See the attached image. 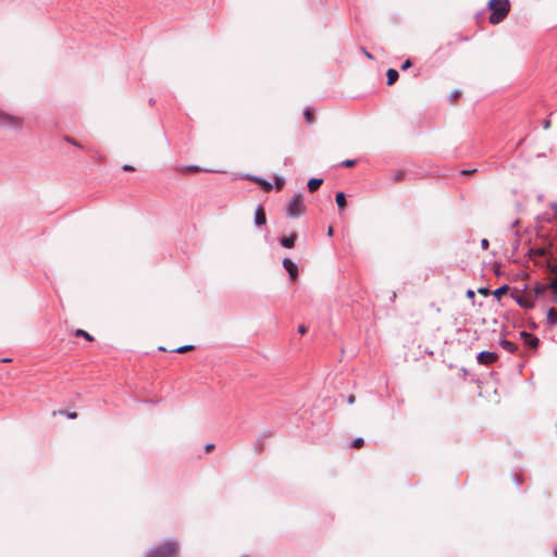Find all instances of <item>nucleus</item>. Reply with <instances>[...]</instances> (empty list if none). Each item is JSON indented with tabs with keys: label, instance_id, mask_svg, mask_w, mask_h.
<instances>
[{
	"label": "nucleus",
	"instance_id": "f257e3e1",
	"mask_svg": "<svg viewBox=\"0 0 557 557\" xmlns=\"http://www.w3.org/2000/svg\"><path fill=\"white\" fill-rule=\"evenodd\" d=\"M488 9L491 10L490 23L493 25L503 22L510 11L509 0H490Z\"/></svg>",
	"mask_w": 557,
	"mask_h": 557
},
{
	"label": "nucleus",
	"instance_id": "f03ea898",
	"mask_svg": "<svg viewBox=\"0 0 557 557\" xmlns=\"http://www.w3.org/2000/svg\"><path fill=\"white\" fill-rule=\"evenodd\" d=\"M306 212V205L302 194H295L286 205V214L289 219H296L304 215Z\"/></svg>",
	"mask_w": 557,
	"mask_h": 557
},
{
	"label": "nucleus",
	"instance_id": "7ed1b4c3",
	"mask_svg": "<svg viewBox=\"0 0 557 557\" xmlns=\"http://www.w3.org/2000/svg\"><path fill=\"white\" fill-rule=\"evenodd\" d=\"M178 544L176 542H166L150 550L147 557H176Z\"/></svg>",
	"mask_w": 557,
	"mask_h": 557
},
{
	"label": "nucleus",
	"instance_id": "20e7f679",
	"mask_svg": "<svg viewBox=\"0 0 557 557\" xmlns=\"http://www.w3.org/2000/svg\"><path fill=\"white\" fill-rule=\"evenodd\" d=\"M0 124L14 131H21L24 126V119L0 110Z\"/></svg>",
	"mask_w": 557,
	"mask_h": 557
},
{
	"label": "nucleus",
	"instance_id": "39448f33",
	"mask_svg": "<svg viewBox=\"0 0 557 557\" xmlns=\"http://www.w3.org/2000/svg\"><path fill=\"white\" fill-rule=\"evenodd\" d=\"M512 298L518 302L520 307L525 309L533 308L535 304L532 293H516L512 294Z\"/></svg>",
	"mask_w": 557,
	"mask_h": 557
},
{
	"label": "nucleus",
	"instance_id": "423d86ee",
	"mask_svg": "<svg viewBox=\"0 0 557 557\" xmlns=\"http://www.w3.org/2000/svg\"><path fill=\"white\" fill-rule=\"evenodd\" d=\"M497 359H498V355L496 352H492V351H481L478 355L479 363L484 364V366L492 364V363L496 362Z\"/></svg>",
	"mask_w": 557,
	"mask_h": 557
},
{
	"label": "nucleus",
	"instance_id": "0eeeda50",
	"mask_svg": "<svg viewBox=\"0 0 557 557\" xmlns=\"http://www.w3.org/2000/svg\"><path fill=\"white\" fill-rule=\"evenodd\" d=\"M283 267L288 272L290 280L296 281L298 277L297 265L288 258L283 260Z\"/></svg>",
	"mask_w": 557,
	"mask_h": 557
},
{
	"label": "nucleus",
	"instance_id": "6e6552de",
	"mask_svg": "<svg viewBox=\"0 0 557 557\" xmlns=\"http://www.w3.org/2000/svg\"><path fill=\"white\" fill-rule=\"evenodd\" d=\"M520 336L523 339V342L527 345H529L531 348H534V349L537 348L539 343H540L537 337H535L532 334L524 332V331L520 333Z\"/></svg>",
	"mask_w": 557,
	"mask_h": 557
},
{
	"label": "nucleus",
	"instance_id": "1a4fd4ad",
	"mask_svg": "<svg viewBox=\"0 0 557 557\" xmlns=\"http://www.w3.org/2000/svg\"><path fill=\"white\" fill-rule=\"evenodd\" d=\"M255 223L258 226H262V225H264L267 223L265 211H264L263 207H261V206H259L256 209Z\"/></svg>",
	"mask_w": 557,
	"mask_h": 557
},
{
	"label": "nucleus",
	"instance_id": "9d476101",
	"mask_svg": "<svg viewBox=\"0 0 557 557\" xmlns=\"http://www.w3.org/2000/svg\"><path fill=\"white\" fill-rule=\"evenodd\" d=\"M297 239V234L296 233H293L290 236L288 237H283L281 238V245L285 248H293L294 245H295V242Z\"/></svg>",
	"mask_w": 557,
	"mask_h": 557
},
{
	"label": "nucleus",
	"instance_id": "9b49d317",
	"mask_svg": "<svg viewBox=\"0 0 557 557\" xmlns=\"http://www.w3.org/2000/svg\"><path fill=\"white\" fill-rule=\"evenodd\" d=\"M177 170L180 173H183V174H193V173H198L201 171V169L197 165H183V166H180Z\"/></svg>",
	"mask_w": 557,
	"mask_h": 557
},
{
	"label": "nucleus",
	"instance_id": "f8f14e48",
	"mask_svg": "<svg viewBox=\"0 0 557 557\" xmlns=\"http://www.w3.org/2000/svg\"><path fill=\"white\" fill-rule=\"evenodd\" d=\"M386 76H387V85L391 86L397 82L399 74L395 69H388L386 72Z\"/></svg>",
	"mask_w": 557,
	"mask_h": 557
},
{
	"label": "nucleus",
	"instance_id": "ddd939ff",
	"mask_svg": "<svg viewBox=\"0 0 557 557\" xmlns=\"http://www.w3.org/2000/svg\"><path fill=\"white\" fill-rule=\"evenodd\" d=\"M323 180L322 178H310L308 181V189L309 191L313 193L320 188L322 185Z\"/></svg>",
	"mask_w": 557,
	"mask_h": 557
},
{
	"label": "nucleus",
	"instance_id": "4468645a",
	"mask_svg": "<svg viewBox=\"0 0 557 557\" xmlns=\"http://www.w3.org/2000/svg\"><path fill=\"white\" fill-rule=\"evenodd\" d=\"M548 289V285L545 284H537L532 293V296L534 297V300H536L537 297L542 296L546 290Z\"/></svg>",
	"mask_w": 557,
	"mask_h": 557
},
{
	"label": "nucleus",
	"instance_id": "2eb2a0df",
	"mask_svg": "<svg viewBox=\"0 0 557 557\" xmlns=\"http://www.w3.org/2000/svg\"><path fill=\"white\" fill-rule=\"evenodd\" d=\"M500 346L509 352H515L517 350V345L507 339L502 341Z\"/></svg>",
	"mask_w": 557,
	"mask_h": 557
},
{
	"label": "nucleus",
	"instance_id": "dca6fc26",
	"mask_svg": "<svg viewBox=\"0 0 557 557\" xmlns=\"http://www.w3.org/2000/svg\"><path fill=\"white\" fill-rule=\"evenodd\" d=\"M550 271L555 274V278L548 284V288L557 293V265L550 267Z\"/></svg>",
	"mask_w": 557,
	"mask_h": 557
},
{
	"label": "nucleus",
	"instance_id": "f3484780",
	"mask_svg": "<svg viewBox=\"0 0 557 557\" xmlns=\"http://www.w3.org/2000/svg\"><path fill=\"white\" fill-rule=\"evenodd\" d=\"M547 321L549 324L555 325L557 323V310L550 308L547 312Z\"/></svg>",
	"mask_w": 557,
	"mask_h": 557
},
{
	"label": "nucleus",
	"instance_id": "a211bd4d",
	"mask_svg": "<svg viewBox=\"0 0 557 557\" xmlns=\"http://www.w3.org/2000/svg\"><path fill=\"white\" fill-rule=\"evenodd\" d=\"M336 205L338 206L339 209H344L346 207V197H345V194L344 193H337L336 194Z\"/></svg>",
	"mask_w": 557,
	"mask_h": 557
},
{
	"label": "nucleus",
	"instance_id": "6ab92c4d",
	"mask_svg": "<svg viewBox=\"0 0 557 557\" xmlns=\"http://www.w3.org/2000/svg\"><path fill=\"white\" fill-rule=\"evenodd\" d=\"M74 334H75V336H82L89 342L94 341V337L89 333H87L86 331H84L82 329H77Z\"/></svg>",
	"mask_w": 557,
	"mask_h": 557
},
{
	"label": "nucleus",
	"instance_id": "aec40b11",
	"mask_svg": "<svg viewBox=\"0 0 557 557\" xmlns=\"http://www.w3.org/2000/svg\"><path fill=\"white\" fill-rule=\"evenodd\" d=\"M405 176H406V173L404 171H397L393 175V182H395V183L403 182L405 180Z\"/></svg>",
	"mask_w": 557,
	"mask_h": 557
},
{
	"label": "nucleus",
	"instance_id": "412c9836",
	"mask_svg": "<svg viewBox=\"0 0 557 557\" xmlns=\"http://www.w3.org/2000/svg\"><path fill=\"white\" fill-rule=\"evenodd\" d=\"M305 119L309 124H312L314 122V113L311 109H307L305 111Z\"/></svg>",
	"mask_w": 557,
	"mask_h": 557
},
{
	"label": "nucleus",
	"instance_id": "4be33fe9",
	"mask_svg": "<svg viewBox=\"0 0 557 557\" xmlns=\"http://www.w3.org/2000/svg\"><path fill=\"white\" fill-rule=\"evenodd\" d=\"M508 289H509V287L507 285H504L494 292V296L497 298H500L503 295H505L508 292Z\"/></svg>",
	"mask_w": 557,
	"mask_h": 557
},
{
	"label": "nucleus",
	"instance_id": "5701e85b",
	"mask_svg": "<svg viewBox=\"0 0 557 557\" xmlns=\"http://www.w3.org/2000/svg\"><path fill=\"white\" fill-rule=\"evenodd\" d=\"M64 414L66 416L67 418L70 419H76L77 418V412L75 411H69V412H64V411H53L52 412V416H57V414Z\"/></svg>",
	"mask_w": 557,
	"mask_h": 557
},
{
	"label": "nucleus",
	"instance_id": "b1692460",
	"mask_svg": "<svg viewBox=\"0 0 557 557\" xmlns=\"http://www.w3.org/2000/svg\"><path fill=\"white\" fill-rule=\"evenodd\" d=\"M363 445H364V441L362 437H357L351 443V446L356 449H360L361 447H363Z\"/></svg>",
	"mask_w": 557,
	"mask_h": 557
},
{
	"label": "nucleus",
	"instance_id": "393cba45",
	"mask_svg": "<svg viewBox=\"0 0 557 557\" xmlns=\"http://www.w3.org/2000/svg\"><path fill=\"white\" fill-rule=\"evenodd\" d=\"M257 182L261 185L262 189L264 191H270L272 189V184L267 182V181H263V180H257Z\"/></svg>",
	"mask_w": 557,
	"mask_h": 557
},
{
	"label": "nucleus",
	"instance_id": "a878e982",
	"mask_svg": "<svg viewBox=\"0 0 557 557\" xmlns=\"http://www.w3.org/2000/svg\"><path fill=\"white\" fill-rule=\"evenodd\" d=\"M193 349H194L193 345H185V346H181V347L174 349V351L178 352V354H185V352L190 351Z\"/></svg>",
	"mask_w": 557,
	"mask_h": 557
},
{
	"label": "nucleus",
	"instance_id": "bb28decb",
	"mask_svg": "<svg viewBox=\"0 0 557 557\" xmlns=\"http://www.w3.org/2000/svg\"><path fill=\"white\" fill-rule=\"evenodd\" d=\"M460 96H461V92L459 90L453 91L450 95L451 103H456L457 100L460 98Z\"/></svg>",
	"mask_w": 557,
	"mask_h": 557
},
{
	"label": "nucleus",
	"instance_id": "cd10ccee",
	"mask_svg": "<svg viewBox=\"0 0 557 557\" xmlns=\"http://www.w3.org/2000/svg\"><path fill=\"white\" fill-rule=\"evenodd\" d=\"M346 168H352L356 164L355 160H346L342 163Z\"/></svg>",
	"mask_w": 557,
	"mask_h": 557
},
{
	"label": "nucleus",
	"instance_id": "c85d7f7f",
	"mask_svg": "<svg viewBox=\"0 0 557 557\" xmlns=\"http://www.w3.org/2000/svg\"><path fill=\"white\" fill-rule=\"evenodd\" d=\"M412 65L411 61L408 59L406 60L403 65H401V70H407L409 69L410 66Z\"/></svg>",
	"mask_w": 557,
	"mask_h": 557
},
{
	"label": "nucleus",
	"instance_id": "c756f323",
	"mask_svg": "<svg viewBox=\"0 0 557 557\" xmlns=\"http://www.w3.org/2000/svg\"><path fill=\"white\" fill-rule=\"evenodd\" d=\"M488 246H490L488 240H487L486 238H483V239L481 240V247H482L483 249H487V248H488Z\"/></svg>",
	"mask_w": 557,
	"mask_h": 557
},
{
	"label": "nucleus",
	"instance_id": "7c9ffc66",
	"mask_svg": "<svg viewBox=\"0 0 557 557\" xmlns=\"http://www.w3.org/2000/svg\"><path fill=\"white\" fill-rule=\"evenodd\" d=\"M474 172H476V169H473V170H462L461 174L462 175H470V174H473Z\"/></svg>",
	"mask_w": 557,
	"mask_h": 557
},
{
	"label": "nucleus",
	"instance_id": "2f4dec72",
	"mask_svg": "<svg viewBox=\"0 0 557 557\" xmlns=\"http://www.w3.org/2000/svg\"><path fill=\"white\" fill-rule=\"evenodd\" d=\"M214 449V444H207L205 447L206 453H211Z\"/></svg>",
	"mask_w": 557,
	"mask_h": 557
},
{
	"label": "nucleus",
	"instance_id": "473e14b6",
	"mask_svg": "<svg viewBox=\"0 0 557 557\" xmlns=\"http://www.w3.org/2000/svg\"><path fill=\"white\" fill-rule=\"evenodd\" d=\"M307 331H308V329H307L305 325H299V326H298V332H299L300 334H302V335H304V334H306V333H307Z\"/></svg>",
	"mask_w": 557,
	"mask_h": 557
},
{
	"label": "nucleus",
	"instance_id": "72a5a7b5",
	"mask_svg": "<svg viewBox=\"0 0 557 557\" xmlns=\"http://www.w3.org/2000/svg\"><path fill=\"white\" fill-rule=\"evenodd\" d=\"M474 296H475V294H474V292H473L472 289H469V290L467 292V297H468V298L473 299V298H474Z\"/></svg>",
	"mask_w": 557,
	"mask_h": 557
},
{
	"label": "nucleus",
	"instance_id": "f704fd0d",
	"mask_svg": "<svg viewBox=\"0 0 557 557\" xmlns=\"http://www.w3.org/2000/svg\"><path fill=\"white\" fill-rule=\"evenodd\" d=\"M355 400H356V396L355 395L351 394V395L348 396V404L349 405H352L355 403Z\"/></svg>",
	"mask_w": 557,
	"mask_h": 557
},
{
	"label": "nucleus",
	"instance_id": "c9c22d12",
	"mask_svg": "<svg viewBox=\"0 0 557 557\" xmlns=\"http://www.w3.org/2000/svg\"><path fill=\"white\" fill-rule=\"evenodd\" d=\"M123 170H124V171H134V170H135V168H134V166H132V165H129V164H125V165L123 166Z\"/></svg>",
	"mask_w": 557,
	"mask_h": 557
},
{
	"label": "nucleus",
	"instance_id": "e433bc0d",
	"mask_svg": "<svg viewBox=\"0 0 557 557\" xmlns=\"http://www.w3.org/2000/svg\"><path fill=\"white\" fill-rule=\"evenodd\" d=\"M550 125H552V124H550V121H549V120H545V121H544L543 126H544V128H545V129H548V128L550 127Z\"/></svg>",
	"mask_w": 557,
	"mask_h": 557
},
{
	"label": "nucleus",
	"instance_id": "4c0bfd02",
	"mask_svg": "<svg viewBox=\"0 0 557 557\" xmlns=\"http://www.w3.org/2000/svg\"><path fill=\"white\" fill-rule=\"evenodd\" d=\"M362 51H363V53L366 54V57H367L368 59H370V60H372V59H373L372 54H371L370 52H368L366 49H363Z\"/></svg>",
	"mask_w": 557,
	"mask_h": 557
},
{
	"label": "nucleus",
	"instance_id": "58836bf2",
	"mask_svg": "<svg viewBox=\"0 0 557 557\" xmlns=\"http://www.w3.org/2000/svg\"><path fill=\"white\" fill-rule=\"evenodd\" d=\"M263 449H264V445H263V444H260V445H258V447H257V453H259V454H260V453H262V451H263Z\"/></svg>",
	"mask_w": 557,
	"mask_h": 557
},
{
	"label": "nucleus",
	"instance_id": "ea45409f",
	"mask_svg": "<svg viewBox=\"0 0 557 557\" xmlns=\"http://www.w3.org/2000/svg\"><path fill=\"white\" fill-rule=\"evenodd\" d=\"M66 140L72 145L78 146V144L72 138H66Z\"/></svg>",
	"mask_w": 557,
	"mask_h": 557
},
{
	"label": "nucleus",
	"instance_id": "a19ab883",
	"mask_svg": "<svg viewBox=\"0 0 557 557\" xmlns=\"http://www.w3.org/2000/svg\"><path fill=\"white\" fill-rule=\"evenodd\" d=\"M282 186H283V183H282V182H277V183H276V188H277L278 190L282 188Z\"/></svg>",
	"mask_w": 557,
	"mask_h": 557
},
{
	"label": "nucleus",
	"instance_id": "79ce46f5",
	"mask_svg": "<svg viewBox=\"0 0 557 557\" xmlns=\"http://www.w3.org/2000/svg\"><path fill=\"white\" fill-rule=\"evenodd\" d=\"M537 253H539L540 256H544V255H545V250H544V249H539V250H537Z\"/></svg>",
	"mask_w": 557,
	"mask_h": 557
},
{
	"label": "nucleus",
	"instance_id": "37998d69",
	"mask_svg": "<svg viewBox=\"0 0 557 557\" xmlns=\"http://www.w3.org/2000/svg\"><path fill=\"white\" fill-rule=\"evenodd\" d=\"M327 234H329V236H331L333 234V228L332 227L329 228Z\"/></svg>",
	"mask_w": 557,
	"mask_h": 557
},
{
	"label": "nucleus",
	"instance_id": "c03bdc74",
	"mask_svg": "<svg viewBox=\"0 0 557 557\" xmlns=\"http://www.w3.org/2000/svg\"><path fill=\"white\" fill-rule=\"evenodd\" d=\"M553 294H554L555 301L557 302V293L553 292Z\"/></svg>",
	"mask_w": 557,
	"mask_h": 557
},
{
	"label": "nucleus",
	"instance_id": "a18cd8bd",
	"mask_svg": "<svg viewBox=\"0 0 557 557\" xmlns=\"http://www.w3.org/2000/svg\"><path fill=\"white\" fill-rule=\"evenodd\" d=\"M2 361H3V362H10V361H11V359L5 358V359H3Z\"/></svg>",
	"mask_w": 557,
	"mask_h": 557
},
{
	"label": "nucleus",
	"instance_id": "49530a36",
	"mask_svg": "<svg viewBox=\"0 0 557 557\" xmlns=\"http://www.w3.org/2000/svg\"><path fill=\"white\" fill-rule=\"evenodd\" d=\"M480 293L485 294L486 290L485 289H480Z\"/></svg>",
	"mask_w": 557,
	"mask_h": 557
},
{
	"label": "nucleus",
	"instance_id": "de8ad7c7",
	"mask_svg": "<svg viewBox=\"0 0 557 557\" xmlns=\"http://www.w3.org/2000/svg\"><path fill=\"white\" fill-rule=\"evenodd\" d=\"M555 557H557V549L555 550Z\"/></svg>",
	"mask_w": 557,
	"mask_h": 557
}]
</instances>
